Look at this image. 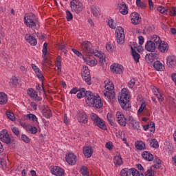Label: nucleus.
Masks as SVG:
<instances>
[{
  "label": "nucleus",
  "instance_id": "603ef678",
  "mask_svg": "<svg viewBox=\"0 0 176 176\" xmlns=\"http://www.w3.org/2000/svg\"><path fill=\"white\" fill-rule=\"evenodd\" d=\"M136 5L138 6V8H146V4L142 3L141 0H136Z\"/></svg>",
  "mask_w": 176,
  "mask_h": 176
},
{
  "label": "nucleus",
  "instance_id": "20e7f679",
  "mask_svg": "<svg viewBox=\"0 0 176 176\" xmlns=\"http://www.w3.org/2000/svg\"><path fill=\"white\" fill-rule=\"evenodd\" d=\"M80 47L86 56L91 57V54H94V56H96V57H100L98 54L94 52V50L91 49V47H90V43L89 41L82 42V43L80 45Z\"/></svg>",
  "mask_w": 176,
  "mask_h": 176
},
{
  "label": "nucleus",
  "instance_id": "774afa93",
  "mask_svg": "<svg viewBox=\"0 0 176 176\" xmlns=\"http://www.w3.org/2000/svg\"><path fill=\"white\" fill-rule=\"evenodd\" d=\"M79 91L78 87H74L69 92V94H76Z\"/></svg>",
  "mask_w": 176,
  "mask_h": 176
},
{
  "label": "nucleus",
  "instance_id": "cd10ccee",
  "mask_svg": "<svg viewBox=\"0 0 176 176\" xmlns=\"http://www.w3.org/2000/svg\"><path fill=\"white\" fill-rule=\"evenodd\" d=\"M136 149L138 151H144V149H146V146H145V143L142 141H138L135 144Z\"/></svg>",
  "mask_w": 176,
  "mask_h": 176
},
{
  "label": "nucleus",
  "instance_id": "2f4dec72",
  "mask_svg": "<svg viewBox=\"0 0 176 176\" xmlns=\"http://www.w3.org/2000/svg\"><path fill=\"white\" fill-rule=\"evenodd\" d=\"M121 176H131V170L127 168H123L120 172Z\"/></svg>",
  "mask_w": 176,
  "mask_h": 176
},
{
  "label": "nucleus",
  "instance_id": "423d86ee",
  "mask_svg": "<svg viewBox=\"0 0 176 176\" xmlns=\"http://www.w3.org/2000/svg\"><path fill=\"white\" fill-rule=\"evenodd\" d=\"M91 119L93 120L95 126H98V127L102 130H107V124H105V122H104V120H102V119L98 117L96 113L91 114Z\"/></svg>",
  "mask_w": 176,
  "mask_h": 176
},
{
  "label": "nucleus",
  "instance_id": "9d476101",
  "mask_svg": "<svg viewBox=\"0 0 176 176\" xmlns=\"http://www.w3.org/2000/svg\"><path fill=\"white\" fill-rule=\"evenodd\" d=\"M50 171L52 174L56 176H63L65 174L64 169L61 168L60 166H51Z\"/></svg>",
  "mask_w": 176,
  "mask_h": 176
},
{
  "label": "nucleus",
  "instance_id": "680f3d73",
  "mask_svg": "<svg viewBox=\"0 0 176 176\" xmlns=\"http://www.w3.org/2000/svg\"><path fill=\"white\" fill-rule=\"evenodd\" d=\"M43 65H46V64H48V65H50V60H49V58H47V57L45 56V57H43Z\"/></svg>",
  "mask_w": 176,
  "mask_h": 176
},
{
  "label": "nucleus",
  "instance_id": "49530a36",
  "mask_svg": "<svg viewBox=\"0 0 176 176\" xmlns=\"http://www.w3.org/2000/svg\"><path fill=\"white\" fill-rule=\"evenodd\" d=\"M144 174L145 176H154L156 174V172L155 170H152V168H150Z\"/></svg>",
  "mask_w": 176,
  "mask_h": 176
},
{
  "label": "nucleus",
  "instance_id": "13d9d810",
  "mask_svg": "<svg viewBox=\"0 0 176 176\" xmlns=\"http://www.w3.org/2000/svg\"><path fill=\"white\" fill-rule=\"evenodd\" d=\"M128 86L130 89H133V87L135 86V79H131L130 82L128 83Z\"/></svg>",
  "mask_w": 176,
  "mask_h": 176
},
{
  "label": "nucleus",
  "instance_id": "69168bd1",
  "mask_svg": "<svg viewBox=\"0 0 176 176\" xmlns=\"http://www.w3.org/2000/svg\"><path fill=\"white\" fill-rule=\"evenodd\" d=\"M153 162H154V163H155L156 164H162V161H161L160 159H159V157H157V156H156V155L154 157Z\"/></svg>",
  "mask_w": 176,
  "mask_h": 176
},
{
  "label": "nucleus",
  "instance_id": "393cba45",
  "mask_svg": "<svg viewBox=\"0 0 176 176\" xmlns=\"http://www.w3.org/2000/svg\"><path fill=\"white\" fill-rule=\"evenodd\" d=\"M153 67L156 71H164L165 68L164 65H163L159 60H157L154 63Z\"/></svg>",
  "mask_w": 176,
  "mask_h": 176
},
{
  "label": "nucleus",
  "instance_id": "052dcab7",
  "mask_svg": "<svg viewBox=\"0 0 176 176\" xmlns=\"http://www.w3.org/2000/svg\"><path fill=\"white\" fill-rule=\"evenodd\" d=\"M113 46L112 45L111 42H109V43H107L106 49H107V50H108V52H112V50H113Z\"/></svg>",
  "mask_w": 176,
  "mask_h": 176
},
{
  "label": "nucleus",
  "instance_id": "3c124183",
  "mask_svg": "<svg viewBox=\"0 0 176 176\" xmlns=\"http://www.w3.org/2000/svg\"><path fill=\"white\" fill-rule=\"evenodd\" d=\"M12 133L16 135V137H19L20 135V130H19V128L14 126L11 129Z\"/></svg>",
  "mask_w": 176,
  "mask_h": 176
},
{
  "label": "nucleus",
  "instance_id": "72a5a7b5",
  "mask_svg": "<svg viewBox=\"0 0 176 176\" xmlns=\"http://www.w3.org/2000/svg\"><path fill=\"white\" fill-rule=\"evenodd\" d=\"M27 94L32 98H36L38 97V94H36V92L32 88L28 89Z\"/></svg>",
  "mask_w": 176,
  "mask_h": 176
},
{
  "label": "nucleus",
  "instance_id": "e433bc0d",
  "mask_svg": "<svg viewBox=\"0 0 176 176\" xmlns=\"http://www.w3.org/2000/svg\"><path fill=\"white\" fill-rule=\"evenodd\" d=\"M131 174H132L133 176H144V173L141 172L140 173L135 168H131Z\"/></svg>",
  "mask_w": 176,
  "mask_h": 176
},
{
  "label": "nucleus",
  "instance_id": "c85d7f7f",
  "mask_svg": "<svg viewBox=\"0 0 176 176\" xmlns=\"http://www.w3.org/2000/svg\"><path fill=\"white\" fill-rule=\"evenodd\" d=\"M42 113L43 116L47 118V119L52 118V110H50L49 108L43 109Z\"/></svg>",
  "mask_w": 176,
  "mask_h": 176
},
{
  "label": "nucleus",
  "instance_id": "0e129e2a",
  "mask_svg": "<svg viewBox=\"0 0 176 176\" xmlns=\"http://www.w3.org/2000/svg\"><path fill=\"white\" fill-rule=\"evenodd\" d=\"M168 13H171L172 16H176V8L173 7L171 10H168Z\"/></svg>",
  "mask_w": 176,
  "mask_h": 176
},
{
  "label": "nucleus",
  "instance_id": "5fc2aeb1",
  "mask_svg": "<svg viewBox=\"0 0 176 176\" xmlns=\"http://www.w3.org/2000/svg\"><path fill=\"white\" fill-rule=\"evenodd\" d=\"M145 107H146V103L143 102L139 108L138 113H142V112H144V109H145Z\"/></svg>",
  "mask_w": 176,
  "mask_h": 176
},
{
  "label": "nucleus",
  "instance_id": "58836bf2",
  "mask_svg": "<svg viewBox=\"0 0 176 176\" xmlns=\"http://www.w3.org/2000/svg\"><path fill=\"white\" fill-rule=\"evenodd\" d=\"M131 124L132 125L133 130H138V129H140V122L134 120L133 118L131 121Z\"/></svg>",
  "mask_w": 176,
  "mask_h": 176
},
{
  "label": "nucleus",
  "instance_id": "1a4fd4ad",
  "mask_svg": "<svg viewBox=\"0 0 176 176\" xmlns=\"http://www.w3.org/2000/svg\"><path fill=\"white\" fill-rule=\"evenodd\" d=\"M116 116L117 121L118 122L119 124H120V126H123L124 127V126L127 124V119H126L124 115L121 113L120 111H118Z\"/></svg>",
  "mask_w": 176,
  "mask_h": 176
},
{
  "label": "nucleus",
  "instance_id": "f704fd0d",
  "mask_svg": "<svg viewBox=\"0 0 176 176\" xmlns=\"http://www.w3.org/2000/svg\"><path fill=\"white\" fill-rule=\"evenodd\" d=\"M104 88L109 91H112V90L115 89V85H113V83L112 82L109 81V83L105 84Z\"/></svg>",
  "mask_w": 176,
  "mask_h": 176
},
{
  "label": "nucleus",
  "instance_id": "a18cd8bd",
  "mask_svg": "<svg viewBox=\"0 0 176 176\" xmlns=\"http://www.w3.org/2000/svg\"><path fill=\"white\" fill-rule=\"evenodd\" d=\"M157 10L160 13H162V14H168V10L160 6L157 8Z\"/></svg>",
  "mask_w": 176,
  "mask_h": 176
},
{
  "label": "nucleus",
  "instance_id": "6ab92c4d",
  "mask_svg": "<svg viewBox=\"0 0 176 176\" xmlns=\"http://www.w3.org/2000/svg\"><path fill=\"white\" fill-rule=\"evenodd\" d=\"M166 64L170 68H174L176 65V58L175 56H170L166 58Z\"/></svg>",
  "mask_w": 176,
  "mask_h": 176
},
{
  "label": "nucleus",
  "instance_id": "8fccbe9b",
  "mask_svg": "<svg viewBox=\"0 0 176 176\" xmlns=\"http://www.w3.org/2000/svg\"><path fill=\"white\" fill-rule=\"evenodd\" d=\"M57 60V67H58V69L61 72V56H58L56 58Z\"/></svg>",
  "mask_w": 176,
  "mask_h": 176
},
{
  "label": "nucleus",
  "instance_id": "9b49d317",
  "mask_svg": "<svg viewBox=\"0 0 176 176\" xmlns=\"http://www.w3.org/2000/svg\"><path fill=\"white\" fill-rule=\"evenodd\" d=\"M111 70L113 74H123V71H124V68L119 64H113L111 66Z\"/></svg>",
  "mask_w": 176,
  "mask_h": 176
},
{
  "label": "nucleus",
  "instance_id": "f8f14e48",
  "mask_svg": "<svg viewBox=\"0 0 176 176\" xmlns=\"http://www.w3.org/2000/svg\"><path fill=\"white\" fill-rule=\"evenodd\" d=\"M65 159L68 164H70L71 166H74V164H76V155L73 153H69L67 155Z\"/></svg>",
  "mask_w": 176,
  "mask_h": 176
},
{
  "label": "nucleus",
  "instance_id": "a211bd4d",
  "mask_svg": "<svg viewBox=\"0 0 176 176\" xmlns=\"http://www.w3.org/2000/svg\"><path fill=\"white\" fill-rule=\"evenodd\" d=\"M157 57V54L156 53H150V54H147L145 56V60L146 61V63H148V64H152V63L153 61H155V58Z\"/></svg>",
  "mask_w": 176,
  "mask_h": 176
},
{
  "label": "nucleus",
  "instance_id": "7c9ffc66",
  "mask_svg": "<svg viewBox=\"0 0 176 176\" xmlns=\"http://www.w3.org/2000/svg\"><path fill=\"white\" fill-rule=\"evenodd\" d=\"M17 85H19V79H17L16 76H12L10 82V86H11V87H16Z\"/></svg>",
  "mask_w": 176,
  "mask_h": 176
},
{
  "label": "nucleus",
  "instance_id": "f3484780",
  "mask_svg": "<svg viewBox=\"0 0 176 176\" xmlns=\"http://www.w3.org/2000/svg\"><path fill=\"white\" fill-rule=\"evenodd\" d=\"M158 50L161 53H167L168 52V44L166 41L161 42L157 46Z\"/></svg>",
  "mask_w": 176,
  "mask_h": 176
},
{
  "label": "nucleus",
  "instance_id": "c03bdc74",
  "mask_svg": "<svg viewBox=\"0 0 176 176\" xmlns=\"http://www.w3.org/2000/svg\"><path fill=\"white\" fill-rule=\"evenodd\" d=\"M47 55V43H45L43 47V55L42 57H46Z\"/></svg>",
  "mask_w": 176,
  "mask_h": 176
},
{
  "label": "nucleus",
  "instance_id": "338daca9",
  "mask_svg": "<svg viewBox=\"0 0 176 176\" xmlns=\"http://www.w3.org/2000/svg\"><path fill=\"white\" fill-rule=\"evenodd\" d=\"M155 96H156L157 100H159V101L162 102L164 100V97H163L162 96V94H160H160H155Z\"/></svg>",
  "mask_w": 176,
  "mask_h": 176
},
{
  "label": "nucleus",
  "instance_id": "bf43d9fd",
  "mask_svg": "<svg viewBox=\"0 0 176 176\" xmlns=\"http://www.w3.org/2000/svg\"><path fill=\"white\" fill-rule=\"evenodd\" d=\"M82 79L87 83V82H90V80H91V77L90 76V74L83 75Z\"/></svg>",
  "mask_w": 176,
  "mask_h": 176
},
{
  "label": "nucleus",
  "instance_id": "37998d69",
  "mask_svg": "<svg viewBox=\"0 0 176 176\" xmlns=\"http://www.w3.org/2000/svg\"><path fill=\"white\" fill-rule=\"evenodd\" d=\"M80 173L84 176H90L89 175V171H87V167H86L85 166H82V168L80 169Z\"/></svg>",
  "mask_w": 176,
  "mask_h": 176
},
{
  "label": "nucleus",
  "instance_id": "2eb2a0df",
  "mask_svg": "<svg viewBox=\"0 0 176 176\" xmlns=\"http://www.w3.org/2000/svg\"><path fill=\"white\" fill-rule=\"evenodd\" d=\"M25 39L30 43L32 46H36L38 41H36V38L32 36L31 34H26L25 36Z\"/></svg>",
  "mask_w": 176,
  "mask_h": 176
},
{
  "label": "nucleus",
  "instance_id": "6e6552de",
  "mask_svg": "<svg viewBox=\"0 0 176 176\" xmlns=\"http://www.w3.org/2000/svg\"><path fill=\"white\" fill-rule=\"evenodd\" d=\"M0 140L2 141V142H4L7 144H9L10 142H12V139H10V137H9V133H8L6 130H3L0 132Z\"/></svg>",
  "mask_w": 176,
  "mask_h": 176
},
{
  "label": "nucleus",
  "instance_id": "4be33fe9",
  "mask_svg": "<svg viewBox=\"0 0 176 176\" xmlns=\"http://www.w3.org/2000/svg\"><path fill=\"white\" fill-rule=\"evenodd\" d=\"M83 153L85 157H91V155H93V148L90 146H85L83 147Z\"/></svg>",
  "mask_w": 176,
  "mask_h": 176
},
{
  "label": "nucleus",
  "instance_id": "4d7b16f0",
  "mask_svg": "<svg viewBox=\"0 0 176 176\" xmlns=\"http://www.w3.org/2000/svg\"><path fill=\"white\" fill-rule=\"evenodd\" d=\"M104 97H109V98H113V97H115V95H113V94H112V92H110L109 91H106L105 92H104Z\"/></svg>",
  "mask_w": 176,
  "mask_h": 176
},
{
  "label": "nucleus",
  "instance_id": "4c0bfd02",
  "mask_svg": "<svg viewBox=\"0 0 176 176\" xmlns=\"http://www.w3.org/2000/svg\"><path fill=\"white\" fill-rule=\"evenodd\" d=\"M107 120H108L109 124H111V126H114L115 122H115V118L112 116V113H109L107 114Z\"/></svg>",
  "mask_w": 176,
  "mask_h": 176
},
{
  "label": "nucleus",
  "instance_id": "ddd939ff",
  "mask_svg": "<svg viewBox=\"0 0 176 176\" xmlns=\"http://www.w3.org/2000/svg\"><path fill=\"white\" fill-rule=\"evenodd\" d=\"M131 21L132 24H134V25H137L138 24H140L141 23V18H140V14L138 12H132L131 14Z\"/></svg>",
  "mask_w": 176,
  "mask_h": 176
},
{
  "label": "nucleus",
  "instance_id": "5701e85b",
  "mask_svg": "<svg viewBox=\"0 0 176 176\" xmlns=\"http://www.w3.org/2000/svg\"><path fill=\"white\" fill-rule=\"evenodd\" d=\"M119 12L121 14L126 15L129 13V8L126 6L125 3H122L119 6Z\"/></svg>",
  "mask_w": 176,
  "mask_h": 176
},
{
  "label": "nucleus",
  "instance_id": "864d4df0",
  "mask_svg": "<svg viewBox=\"0 0 176 176\" xmlns=\"http://www.w3.org/2000/svg\"><path fill=\"white\" fill-rule=\"evenodd\" d=\"M105 147L109 149V151H112L113 149V144L112 142H107L105 144Z\"/></svg>",
  "mask_w": 176,
  "mask_h": 176
},
{
  "label": "nucleus",
  "instance_id": "c756f323",
  "mask_svg": "<svg viewBox=\"0 0 176 176\" xmlns=\"http://www.w3.org/2000/svg\"><path fill=\"white\" fill-rule=\"evenodd\" d=\"M91 13L95 17H98L100 16V8L96 6H93L91 8Z\"/></svg>",
  "mask_w": 176,
  "mask_h": 176
},
{
  "label": "nucleus",
  "instance_id": "c9c22d12",
  "mask_svg": "<svg viewBox=\"0 0 176 176\" xmlns=\"http://www.w3.org/2000/svg\"><path fill=\"white\" fill-rule=\"evenodd\" d=\"M149 144L151 146L155 148V149L159 148V142L157 140H156V139H152L151 140H149Z\"/></svg>",
  "mask_w": 176,
  "mask_h": 176
},
{
  "label": "nucleus",
  "instance_id": "39448f33",
  "mask_svg": "<svg viewBox=\"0 0 176 176\" xmlns=\"http://www.w3.org/2000/svg\"><path fill=\"white\" fill-rule=\"evenodd\" d=\"M70 8L73 13L79 14L83 10V4L79 0H72L70 2Z\"/></svg>",
  "mask_w": 176,
  "mask_h": 176
},
{
  "label": "nucleus",
  "instance_id": "a19ab883",
  "mask_svg": "<svg viewBox=\"0 0 176 176\" xmlns=\"http://www.w3.org/2000/svg\"><path fill=\"white\" fill-rule=\"evenodd\" d=\"M66 19L67 21H72L74 19V15H72V12L69 10H66Z\"/></svg>",
  "mask_w": 176,
  "mask_h": 176
},
{
  "label": "nucleus",
  "instance_id": "a878e982",
  "mask_svg": "<svg viewBox=\"0 0 176 176\" xmlns=\"http://www.w3.org/2000/svg\"><path fill=\"white\" fill-rule=\"evenodd\" d=\"M8 103V95L3 92H0V104L5 105Z\"/></svg>",
  "mask_w": 176,
  "mask_h": 176
},
{
  "label": "nucleus",
  "instance_id": "0eeeda50",
  "mask_svg": "<svg viewBox=\"0 0 176 176\" xmlns=\"http://www.w3.org/2000/svg\"><path fill=\"white\" fill-rule=\"evenodd\" d=\"M116 38L119 45H123L124 43V29L123 28L118 27L116 30Z\"/></svg>",
  "mask_w": 176,
  "mask_h": 176
},
{
  "label": "nucleus",
  "instance_id": "ea45409f",
  "mask_svg": "<svg viewBox=\"0 0 176 176\" xmlns=\"http://www.w3.org/2000/svg\"><path fill=\"white\" fill-rule=\"evenodd\" d=\"M26 117H28L29 120H32V122H38V118L33 113L27 114Z\"/></svg>",
  "mask_w": 176,
  "mask_h": 176
},
{
  "label": "nucleus",
  "instance_id": "f257e3e1",
  "mask_svg": "<svg viewBox=\"0 0 176 176\" xmlns=\"http://www.w3.org/2000/svg\"><path fill=\"white\" fill-rule=\"evenodd\" d=\"M79 91L80 93L77 94V98H82V97H86V102L89 107H93L96 108V109L102 108L104 104H102L100 96H96L95 94L90 91H86V89L85 88L80 89Z\"/></svg>",
  "mask_w": 176,
  "mask_h": 176
},
{
  "label": "nucleus",
  "instance_id": "7ed1b4c3",
  "mask_svg": "<svg viewBox=\"0 0 176 176\" xmlns=\"http://www.w3.org/2000/svg\"><path fill=\"white\" fill-rule=\"evenodd\" d=\"M24 22L25 25L29 28H34L38 23V18L33 13L25 14L24 16Z\"/></svg>",
  "mask_w": 176,
  "mask_h": 176
},
{
  "label": "nucleus",
  "instance_id": "412c9836",
  "mask_svg": "<svg viewBox=\"0 0 176 176\" xmlns=\"http://www.w3.org/2000/svg\"><path fill=\"white\" fill-rule=\"evenodd\" d=\"M142 156L145 160H147V162H153V155L149 151H144L142 153Z\"/></svg>",
  "mask_w": 176,
  "mask_h": 176
},
{
  "label": "nucleus",
  "instance_id": "6e6d98bb",
  "mask_svg": "<svg viewBox=\"0 0 176 176\" xmlns=\"http://www.w3.org/2000/svg\"><path fill=\"white\" fill-rule=\"evenodd\" d=\"M82 72H83L82 76L83 75H90V71L89 70V67L87 66H85L82 68Z\"/></svg>",
  "mask_w": 176,
  "mask_h": 176
},
{
  "label": "nucleus",
  "instance_id": "473e14b6",
  "mask_svg": "<svg viewBox=\"0 0 176 176\" xmlns=\"http://www.w3.org/2000/svg\"><path fill=\"white\" fill-rule=\"evenodd\" d=\"M114 164L118 166H122L123 164V160H122V156L116 155L114 157Z\"/></svg>",
  "mask_w": 176,
  "mask_h": 176
},
{
  "label": "nucleus",
  "instance_id": "de8ad7c7",
  "mask_svg": "<svg viewBox=\"0 0 176 176\" xmlns=\"http://www.w3.org/2000/svg\"><path fill=\"white\" fill-rule=\"evenodd\" d=\"M108 25L110 27V28H112L113 30H115V28H116V23L113 21V19L109 20Z\"/></svg>",
  "mask_w": 176,
  "mask_h": 176
},
{
  "label": "nucleus",
  "instance_id": "79ce46f5",
  "mask_svg": "<svg viewBox=\"0 0 176 176\" xmlns=\"http://www.w3.org/2000/svg\"><path fill=\"white\" fill-rule=\"evenodd\" d=\"M7 118L10 119V120H12L14 122V120H16V117H14V113L10 112V111H6V113Z\"/></svg>",
  "mask_w": 176,
  "mask_h": 176
},
{
  "label": "nucleus",
  "instance_id": "dca6fc26",
  "mask_svg": "<svg viewBox=\"0 0 176 176\" xmlns=\"http://www.w3.org/2000/svg\"><path fill=\"white\" fill-rule=\"evenodd\" d=\"M77 119L80 123H83L84 124H86L88 122L87 115H86V113L79 112L77 115Z\"/></svg>",
  "mask_w": 176,
  "mask_h": 176
},
{
  "label": "nucleus",
  "instance_id": "f03ea898",
  "mask_svg": "<svg viewBox=\"0 0 176 176\" xmlns=\"http://www.w3.org/2000/svg\"><path fill=\"white\" fill-rule=\"evenodd\" d=\"M118 101L122 109L127 110L130 107V95H129V89L124 88L121 90V94L118 96Z\"/></svg>",
  "mask_w": 176,
  "mask_h": 176
},
{
  "label": "nucleus",
  "instance_id": "e2e57ef3",
  "mask_svg": "<svg viewBox=\"0 0 176 176\" xmlns=\"http://www.w3.org/2000/svg\"><path fill=\"white\" fill-rule=\"evenodd\" d=\"M30 131L31 132L32 134H36V133H38V129H36V126H31L30 129Z\"/></svg>",
  "mask_w": 176,
  "mask_h": 176
},
{
  "label": "nucleus",
  "instance_id": "bb28decb",
  "mask_svg": "<svg viewBox=\"0 0 176 176\" xmlns=\"http://www.w3.org/2000/svg\"><path fill=\"white\" fill-rule=\"evenodd\" d=\"M131 54L135 63H140V54H138L133 47H131Z\"/></svg>",
  "mask_w": 176,
  "mask_h": 176
},
{
  "label": "nucleus",
  "instance_id": "4468645a",
  "mask_svg": "<svg viewBox=\"0 0 176 176\" xmlns=\"http://www.w3.org/2000/svg\"><path fill=\"white\" fill-rule=\"evenodd\" d=\"M156 47H157L153 42L151 41H148L145 45V49L147 52H151V53L156 50Z\"/></svg>",
  "mask_w": 176,
  "mask_h": 176
},
{
  "label": "nucleus",
  "instance_id": "b1692460",
  "mask_svg": "<svg viewBox=\"0 0 176 176\" xmlns=\"http://www.w3.org/2000/svg\"><path fill=\"white\" fill-rule=\"evenodd\" d=\"M151 42H153V43H155V46L157 47L160 43L162 42V39L160 38V36L154 34L151 36V40H150Z\"/></svg>",
  "mask_w": 176,
  "mask_h": 176
},
{
  "label": "nucleus",
  "instance_id": "09e8293b",
  "mask_svg": "<svg viewBox=\"0 0 176 176\" xmlns=\"http://www.w3.org/2000/svg\"><path fill=\"white\" fill-rule=\"evenodd\" d=\"M21 140L22 141H23V142H25V144H30V138H28V136H27L26 135H21Z\"/></svg>",
  "mask_w": 176,
  "mask_h": 176
},
{
  "label": "nucleus",
  "instance_id": "aec40b11",
  "mask_svg": "<svg viewBox=\"0 0 176 176\" xmlns=\"http://www.w3.org/2000/svg\"><path fill=\"white\" fill-rule=\"evenodd\" d=\"M84 61L87 63V65H90V67H94V65H97L98 61L96 58H91L90 57L83 58Z\"/></svg>",
  "mask_w": 176,
  "mask_h": 176
}]
</instances>
